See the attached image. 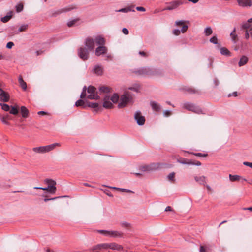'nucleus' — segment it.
<instances>
[{"mask_svg":"<svg viewBox=\"0 0 252 252\" xmlns=\"http://www.w3.org/2000/svg\"><path fill=\"white\" fill-rule=\"evenodd\" d=\"M242 27L244 29H247L250 28H251V24L248 21H247L242 24Z\"/></svg>","mask_w":252,"mask_h":252,"instance_id":"a18cd8bd","label":"nucleus"},{"mask_svg":"<svg viewBox=\"0 0 252 252\" xmlns=\"http://www.w3.org/2000/svg\"><path fill=\"white\" fill-rule=\"evenodd\" d=\"M229 177L231 181H236L240 180L242 177L238 175H231L229 174Z\"/></svg>","mask_w":252,"mask_h":252,"instance_id":"2f4dec72","label":"nucleus"},{"mask_svg":"<svg viewBox=\"0 0 252 252\" xmlns=\"http://www.w3.org/2000/svg\"><path fill=\"white\" fill-rule=\"evenodd\" d=\"M140 170L143 172L150 171L149 168V165L140 167Z\"/></svg>","mask_w":252,"mask_h":252,"instance_id":"8fccbe9b","label":"nucleus"},{"mask_svg":"<svg viewBox=\"0 0 252 252\" xmlns=\"http://www.w3.org/2000/svg\"><path fill=\"white\" fill-rule=\"evenodd\" d=\"M18 113V110L17 108L15 107H12L11 110H10V113L13 114V115H16Z\"/></svg>","mask_w":252,"mask_h":252,"instance_id":"c03bdc74","label":"nucleus"},{"mask_svg":"<svg viewBox=\"0 0 252 252\" xmlns=\"http://www.w3.org/2000/svg\"><path fill=\"white\" fill-rule=\"evenodd\" d=\"M119 98V95L117 94H114L110 99L112 101V102L114 103H116L118 102Z\"/></svg>","mask_w":252,"mask_h":252,"instance_id":"f704fd0d","label":"nucleus"},{"mask_svg":"<svg viewBox=\"0 0 252 252\" xmlns=\"http://www.w3.org/2000/svg\"><path fill=\"white\" fill-rule=\"evenodd\" d=\"M13 13V11H10L9 12H8L7 15L1 18V21L3 23L7 22L11 18Z\"/></svg>","mask_w":252,"mask_h":252,"instance_id":"412c9836","label":"nucleus"},{"mask_svg":"<svg viewBox=\"0 0 252 252\" xmlns=\"http://www.w3.org/2000/svg\"><path fill=\"white\" fill-rule=\"evenodd\" d=\"M135 74L141 76H153L161 74L159 70L149 67H143L135 72Z\"/></svg>","mask_w":252,"mask_h":252,"instance_id":"f257e3e1","label":"nucleus"},{"mask_svg":"<svg viewBox=\"0 0 252 252\" xmlns=\"http://www.w3.org/2000/svg\"><path fill=\"white\" fill-rule=\"evenodd\" d=\"M163 113V115L165 117L169 116L171 115V112L169 110H165Z\"/></svg>","mask_w":252,"mask_h":252,"instance_id":"4d7b16f0","label":"nucleus"},{"mask_svg":"<svg viewBox=\"0 0 252 252\" xmlns=\"http://www.w3.org/2000/svg\"><path fill=\"white\" fill-rule=\"evenodd\" d=\"M87 92L89 94L87 98L89 99H98L99 96L96 93V88L92 86H90L87 88Z\"/></svg>","mask_w":252,"mask_h":252,"instance_id":"0eeeda50","label":"nucleus"},{"mask_svg":"<svg viewBox=\"0 0 252 252\" xmlns=\"http://www.w3.org/2000/svg\"><path fill=\"white\" fill-rule=\"evenodd\" d=\"M9 99L8 94L2 89H0V100L3 102H8Z\"/></svg>","mask_w":252,"mask_h":252,"instance_id":"2eb2a0df","label":"nucleus"},{"mask_svg":"<svg viewBox=\"0 0 252 252\" xmlns=\"http://www.w3.org/2000/svg\"><path fill=\"white\" fill-rule=\"evenodd\" d=\"M110 100L109 96L107 95L105 96L103 98V107L106 109L112 108L113 105Z\"/></svg>","mask_w":252,"mask_h":252,"instance_id":"ddd939ff","label":"nucleus"},{"mask_svg":"<svg viewBox=\"0 0 252 252\" xmlns=\"http://www.w3.org/2000/svg\"><path fill=\"white\" fill-rule=\"evenodd\" d=\"M182 107L188 111H191L197 114H201L202 113V110L200 107L191 103H184L183 104Z\"/></svg>","mask_w":252,"mask_h":252,"instance_id":"423d86ee","label":"nucleus"},{"mask_svg":"<svg viewBox=\"0 0 252 252\" xmlns=\"http://www.w3.org/2000/svg\"><path fill=\"white\" fill-rule=\"evenodd\" d=\"M160 164L159 163H152L149 165L150 171H154L160 168Z\"/></svg>","mask_w":252,"mask_h":252,"instance_id":"cd10ccee","label":"nucleus"},{"mask_svg":"<svg viewBox=\"0 0 252 252\" xmlns=\"http://www.w3.org/2000/svg\"><path fill=\"white\" fill-rule=\"evenodd\" d=\"M210 42L214 44H217L218 43V39L216 36H214L210 39Z\"/></svg>","mask_w":252,"mask_h":252,"instance_id":"49530a36","label":"nucleus"},{"mask_svg":"<svg viewBox=\"0 0 252 252\" xmlns=\"http://www.w3.org/2000/svg\"><path fill=\"white\" fill-rule=\"evenodd\" d=\"M199 252H207V248L203 246H200Z\"/></svg>","mask_w":252,"mask_h":252,"instance_id":"5fc2aeb1","label":"nucleus"},{"mask_svg":"<svg viewBox=\"0 0 252 252\" xmlns=\"http://www.w3.org/2000/svg\"><path fill=\"white\" fill-rule=\"evenodd\" d=\"M194 179L199 184L205 185V183H206V177L205 176H195Z\"/></svg>","mask_w":252,"mask_h":252,"instance_id":"4be33fe9","label":"nucleus"},{"mask_svg":"<svg viewBox=\"0 0 252 252\" xmlns=\"http://www.w3.org/2000/svg\"><path fill=\"white\" fill-rule=\"evenodd\" d=\"M240 6L243 7H250L252 5V0H237Z\"/></svg>","mask_w":252,"mask_h":252,"instance_id":"4468645a","label":"nucleus"},{"mask_svg":"<svg viewBox=\"0 0 252 252\" xmlns=\"http://www.w3.org/2000/svg\"><path fill=\"white\" fill-rule=\"evenodd\" d=\"M178 162L182 164L190 165V164H192L191 160H188L184 158H181L179 159H178Z\"/></svg>","mask_w":252,"mask_h":252,"instance_id":"c756f323","label":"nucleus"},{"mask_svg":"<svg viewBox=\"0 0 252 252\" xmlns=\"http://www.w3.org/2000/svg\"><path fill=\"white\" fill-rule=\"evenodd\" d=\"M75 106L77 107H82L83 108L86 107L85 103L82 99H79L76 102Z\"/></svg>","mask_w":252,"mask_h":252,"instance_id":"c9c22d12","label":"nucleus"},{"mask_svg":"<svg viewBox=\"0 0 252 252\" xmlns=\"http://www.w3.org/2000/svg\"><path fill=\"white\" fill-rule=\"evenodd\" d=\"M122 32H123V33L125 35H127L129 33L128 29L126 28H124L122 29Z\"/></svg>","mask_w":252,"mask_h":252,"instance_id":"0e129e2a","label":"nucleus"},{"mask_svg":"<svg viewBox=\"0 0 252 252\" xmlns=\"http://www.w3.org/2000/svg\"><path fill=\"white\" fill-rule=\"evenodd\" d=\"M87 106L89 107L95 109V111L98 110L99 108L101 107L99 106L98 103L91 102H89L87 103Z\"/></svg>","mask_w":252,"mask_h":252,"instance_id":"c85d7f7f","label":"nucleus"},{"mask_svg":"<svg viewBox=\"0 0 252 252\" xmlns=\"http://www.w3.org/2000/svg\"><path fill=\"white\" fill-rule=\"evenodd\" d=\"M175 177V173L174 172H172L170 173L168 176V178L169 180L174 181Z\"/></svg>","mask_w":252,"mask_h":252,"instance_id":"3c124183","label":"nucleus"},{"mask_svg":"<svg viewBox=\"0 0 252 252\" xmlns=\"http://www.w3.org/2000/svg\"><path fill=\"white\" fill-rule=\"evenodd\" d=\"M76 22H77V20H76V19H74V20H72L69 21L67 23V25L69 27H72V26H73L75 24V23Z\"/></svg>","mask_w":252,"mask_h":252,"instance_id":"de8ad7c7","label":"nucleus"},{"mask_svg":"<svg viewBox=\"0 0 252 252\" xmlns=\"http://www.w3.org/2000/svg\"><path fill=\"white\" fill-rule=\"evenodd\" d=\"M185 22L184 20H178L175 22V25L177 26L182 25L184 24Z\"/></svg>","mask_w":252,"mask_h":252,"instance_id":"864d4df0","label":"nucleus"},{"mask_svg":"<svg viewBox=\"0 0 252 252\" xmlns=\"http://www.w3.org/2000/svg\"><path fill=\"white\" fill-rule=\"evenodd\" d=\"M18 81L19 83L20 84V86L21 87V88L25 91L27 89V84L24 81L21 76H20L18 78Z\"/></svg>","mask_w":252,"mask_h":252,"instance_id":"a878e982","label":"nucleus"},{"mask_svg":"<svg viewBox=\"0 0 252 252\" xmlns=\"http://www.w3.org/2000/svg\"><path fill=\"white\" fill-rule=\"evenodd\" d=\"M73 9L72 8H69V9H66V10H63V9H60V10H57V11H56L53 14V16H56L57 15H59L60 14H61V13L64 12V11H69L71 9Z\"/></svg>","mask_w":252,"mask_h":252,"instance_id":"a19ab883","label":"nucleus"},{"mask_svg":"<svg viewBox=\"0 0 252 252\" xmlns=\"http://www.w3.org/2000/svg\"><path fill=\"white\" fill-rule=\"evenodd\" d=\"M213 32L212 30L210 27H206L204 30V33L206 36L210 35Z\"/></svg>","mask_w":252,"mask_h":252,"instance_id":"e433bc0d","label":"nucleus"},{"mask_svg":"<svg viewBox=\"0 0 252 252\" xmlns=\"http://www.w3.org/2000/svg\"><path fill=\"white\" fill-rule=\"evenodd\" d=\"M185 91H187L189 94H197L198 91L195 89L191 87H186L183 89Z\"/></svg>","mask_w":252,"mask_h":252,"instance_id":"473e14b6","label":"nucleus"},{"mask_svg":"<svg viewBox=\"0 0 252 252\" xmlns=\"http://www.w3.org/2000/svg\"><path fill=\"white\" fill-rule=\"evenodd\" d=\"M21 113L23 118H27L28 117L29 111L26 107L22 106L21 107Z\"/></svg>","mask_w":252,"mask_h":252,"instance_id":"bb28decb","label":"nucleus"},{"mask_svg":"<svg viewBox=\"0 0 252 252\" xmlns=\"http://www.w3.org/2000/svg\"><path fill=\"white\" fill-rule=\"evenodd\" d=\"M14 44L13 42H9L7 43L6 47L8 49H11L14 46Z\"/></svg>","mask_w":252,"mask_h":252,"instance_id":"6e6d98bb","label":"nucleus"},{"mask_svg":"<svg viewBox=\"0 0 252 252\" xmlns=\"http://www.w3.org/2000/svg\"><path fill=\"white\" fill-rule=\"evenodd\" d=\"M94 43H95L97 45L104 46L105 44V40L104 38L101 35H97L94 37Z\"/></svg>","mask_w":252,"mask_h":252,"instance_id":"dca6fc26","label":"nucleus"},{"mask_svg":"<svg viewBox=\"0 0 252 252\" xmlns=\"http://www.w3.org/2000/svg\"><path fill=\"white\" fill-rule=\"evenodd\" d=\"M44 182L46 184H48V186H52L56 187V182L55 181L51 179H46L44 180Z\"/></svg>","mask_w":252,"mask_h":252,"instance_id":"72a5a7b5","label":"nucleus"},{"mask_svg":"<svg viewBox=\"0 0 252 252\" xmlns=\"http://www.w3.org/2000/svg\"><path fill=\"white\" fill-rule=\"evenodd\" d=\"M235 28L234 29L233 31L231 32L230 36L231 37L232 41L235 43L237 41V35L235 33Z\"/></svg>","mask_w":252,"mask_h":252,"instance_id":"4c0bfd02","label":"nucleus"},{"mask_svg":"<svg viewBox=\"0 0 252 252\" xmlns=\"http://www.w3.org/2000/svg\"><path fill=\"white\" fill-rule=\"evenodd\" d=\"M0 105L1 106L2 110L5 111H8L10 110V107L8 105L5 103H0Z\"/></svg>","mask_w":252,"mask_h":252,"instance_id":"58836bf2","label":"nucleus"},{"mask_svg":"<svg viewBox=\"0 0 252 252\" xmlns=\"http://www.w3.org/2000/svg\"><path fill=\"white\" fill-rule=\"evenodd\" d=\"M23 9V5L21 3H19L16 6V12L19 13L21 12Z\"/></svg>","mask_w":252,"mask_h":252,"instance_id":"79ce46f5","label":"nucleus"},{"mask_svg":"<svg viewBox=\"0 0 252 252\" xmlns=\"http://www.w3.org/2000/svg\"><path fill=\"white\" fill-rule=\"evenodd\" d=\"M134 6L130 5L127 7L120 9L116 11L119 12H124V13H127V12H128L130 11L134 12L135 10L134 9Z\"/></svg>","mask_w":252,"mask_h":252,"instance_id":"aec40b11","label":"nucleus"},{"mask_svg":"<svg viewBox=\"0 0 252 252\" xmlns=\"http://www.w3.org/2000/svg\"><path fill=\"white\" fill-rule=\"evenodd\" d=\"M206 187V188L207 189V190H208V193L209 194H211L212 192H213V189H212V188H211L210 186H209V185H205Z\"/></svg>","mask_w":252,"mask_h":252,"instance_id":"13d9d810","label":"nucleus"},{"mask_svg":"<svg viewBox=\"0 0 252 252\" xmlns=\"http://www.w3.org/2000/svg\"><path fill=\"white\" fill-rule=\"evenodd\" d=\"M0 119L1 122L6 125H9V123L7 121V120L5 119L2 115H0Z\"/></svg>","mask_w":252,"mask_h":252,"instance_id":"09e8293b","label":"nucleus"},{"mask_svg":"<svg viewBox=\"0 0 252 252\" xmlns=\"http://www.w3.org/2000/svg\"><path fill=\"white\" fill-rule=\"evenodd\" d=\"M121 225L123 227L125 228H130L131 227V224L126 221H123L121 222Z\"/></svg>","mask_w":252,"mask_h":252,"instance_id":"37998d69","label":"nucleus"},{"mask_svg":"<svg viewBox=\"0 0 252 252\" xmlns=\"http://www.w3.org/2000/svg\"><path fill=\"white\" fill-rule=\"evenodd\" d=\"M34 189L46 190L51 193H55L56 190V187L52 186H48L47 187H35Z\"/></svg>","mask_w":252,"mask_h":252,"instance_id":"f8f14e48","label":"nucleus"},{"mask_svg":"<svg viewBox=\"0 0 252 252\" xmlns=\"http://www.w3.org/2000/svg\"><path fill=\"white\" fill-rule=\"evenodd\" d=\"M60 144L58 143H55L52 144L51 145L45 146H41L38 147H35L33 148V151L36 153H44L46 152H49L52 150H53L56 146H59Z\"/></svg>","mask_w":252,"mask_h":252,"instance_id":"7ed1b4c3","label":"nucleus"},{"mask_svg":"<svg viewBox=\"0 0 252 252\" xmlns=\"http://www.w3.org/2000/svg\"><path fill=\"white\" fill-rule=\"evenodd\" d=\"M111 249L113 250H120L122 249V247L115 243H107V249Z\"/></svg>","mask_w":252,"mask_h":252,"instance_id":"a211bd4d","label":"nucleus"},{"mask_svg":"<svg viewBox=\"0 0 252 252\" xmlns=\"http://www.w3.org/2000/svg\"><path fill=\"white\" fill-rule=\"evenodd\" d=\"M236 97L237 96V92H234L232 93H230L228 94V97H230L231 96Z\"/></svg>","mask_w":252,"mask_h":252,"instance_id":"052dcab7","label":"nucleus"},{"mask_svg":"<svg viewBox=\"0 0 252 252\" xmlns=\"http://www.w3.org/2000/svg\"><path fill=\"white\" fill-rule=\"evenodd\" d=\"M99 91L100 92V94H101L104 93H108L110 92L111 88L107 87V86H102L99 88Z\"/></svg>","mask_w":252,"mask_h":252,"instance_id":"393cba45","label":"nucleus"},{"mask_svg":"<svg viewBox=\"0 0 252 252\" xmlns=\"http://www.w3.org/2000/svg\"><path fill=\"white\" fill-rule=\"evenodd\" d=\"M150 106L154 111L160 112L161 110V106L156 101H151Z\"/></svg>","mask_w":252,"mask_h":252,"instance_id":"f3484780","label":"nucleus"},{"mask_svg":"<svg viewBox=\"0 0 252 252\" xmlns=\"http://www.w3.org/2000/svg\"><path fill=\"white\" fill-rule=\"evenodd\" d=\"M84 44L86 49L90 51L93 50L95 46L94 38L91 37H88L85 40Z\"/></svg>","mask_w":252,"mask_h":252,"instance_id":"1a4fd4ad","label":"nucleus"},{"mask_svg":"<svg viewBox=\"0 0 252 252\" xmlns=\"http://www.w3.org/2000/svg\"><path fill=\"white\" fill-rule=\"evenodd\" d=\"M28 26L27 24L22 25L18 29V32H22L25 31L27 29Z\"/></svg>","mask_w":252,"mask_h":252,"instance_id":"ea45409f","label":"nucleus"},{"mask_svg":"<svg viewBox=\"0 0 252 252\" xmlns=\"http://www.w3.org/2000/svg\"><path fill=\"white\" fill-rule=\"evenodd\" d=\"M97 232L105 236L113 238L122 237L123 236V233L118 231L98 230Z\"/></svg>","mask_w":252,"mask_h":252,"instance_id":"20e7f679","label":"nucleus"},{"mask_svg":"<svg viewBox=\"0 0 252 252\" xmlns=\"http://www.w3.org/2000/svg\"><path fill=\"white\" fill-rule=\"evenodd\" d=\"M133 94L129 91H126L121 96L118 107L122 108L125 107L133 99Z\"/></svg>","mask_w":252,"mask_h":252,"instance_id":"f03ea898","label":"nucleus"},{"mask_svg":"<svg viewBox=\"0 0 252 252\" xmlns=\"http://www.w3.org/2000/svg\"><path fill=\"white\" fill-rule=\"evenodd\" d=\"M94 72L97 75H101L103 73V68L101 66L96 65L94 69Z\"/></svg>","mask_w":252,"mask_h":252,"instance_id":"5701e85b","label":"nucleus"},{"mask_svg":"<svg viewBox=\"0 0 252 252\" xmlns=\"http://www.w3.org/2000/svg\"><path fill=\"white\" fill-rule=\"evenodd\" d=\"M107 52V48L104 46H99L97 47L95 51V54L97 56L106 54Z\"/></svg>","mask_w":252,"mask_h":252,"instance_id":"9b49d317","label":"nucleus"},{"mask_svg":"<svg viewBox=\"0 0 252 252\" xmlns=\"http://www.w3.org/2000/svg\"><path fill=\"white\" fill-rule=\"evenodd\" d=\"M191 154H193L194 155H195L196 156L202 157H205L207 156V155H208L207 154L201 153H192Z\"/></svg>","mask_w":252,"mask_h":252,"instance_id":"603ef678","label":"nucleus"},{"mask_svg":"<svg viewBox=\"0 0 252 252\" xmlns=\"http://www.w3.org/2000/svg\"><path fill=\"white\" fill-rule=\"evenodd\" d=\"M173 33L176 35H178L180 33V31L179 29H175L173 31Z\"/></svg>","mask_w":252,"mask_h":252,"instance_id":"338daca9","label":"nucleus"},{"mask_svg":"<svg viewBox=\"0 0 252 252\" xmlns=\"http://www.w3.org/2000/svg\"><path fill=\"white\" fill-rule=\"evenodd\" d=\"M89 51H90L85 47H80L78 50V55L83 60H86L89 58Z\"/></svg>","mask_w":252,"mask_h":252,"instance_id":"6e6552de","label":"nucleus"},{"mask_svg":"<svg viewBox=\"0 0 252 252\" xmlns=\"http://www.w3.org/2000/svg\"><path fill=\"white\" fill-rule=\"evenodd\" d=\"M107 249V243H101L94 246L91 248L93 251L96 250Z\"/></svg>","mask_w":252,"mask_h":252,"instance_id":"6ab92c4d","label":"nucleus"},{"mask_svg":"<svg viewBox=\"0 0 252 252\" xmlns=\"http://www.w3.org/2000/svg\"><path fill=\"white\" fill-rule=\"evenodd\" d=\"M248 61V58L245 56H243L240 59L238 62V65L239 66L244 65L247 63Z\"/></svg>","mask_w":252,"mask_h":252,"instance_id":"b1692460","label":"nucleus"},{"mask_svg":"<svg viewBox=\"0 0 252 252\" xmlns=\"http://www.w3.org/2000/svg\"><path fill=\"white\" fill-rule=\"evenodd\" d=\"M221 55L229 57L232 56V53L226 48L221 47Z\"/></svg>","mask_w":252,"mask_h":252,"instance_id":"7c9ffc66","label":"nucleus"},{"mask_svg":"<svg viewBox=\"0 0 252 252\" xmlns=\"http://www.w3.org/2000/svg\"><path fill=\"white\" fill-rule=\"evenodd\" d=\"M186 2V0H176L166 3L168 6L164 8L162 10H173L177 8L180 5Z\"/></svg>","mask_w":252,"mask_h":252,"instance_id":"39448f33","label":"nucleus"},{"mask_svg":"<svg viewBox=\"0 0 252 252\" xmlns=\"http://www.w3.org/2000/svg\"><path fill=\"white\" fill-rule=\"evenodd\" d=\"M243 164L245 166H249L252 169V162L245 161L243 162Z\"/></svg>","mask_w":252,"mask_h":252,"instance_id":"680f3d73","label":"nucleus"},{"mask_svg":"<svg viewBox=\"0 0 252 252\" xmlns=\"http://www.w3.org/2000/svg\"><path fill=\"white\" fill-rule=\"evenodd\" d=\"M188 28V26L187 25H183L181 29V32L183 33L187 31Z\"/></svg>","mask_w":252,"mask_h":252,"instance_id":"bf43d9fd","label":"nucleus"},{"mask_svg":"<svg viewBox=\"0 0 252 252\" xmlns=\"http://www.w3.org/2000/svg\"><path fill=\"white\" fill-rule=\"evenodd\" d=\"M136 10L139 11L144 12L146 11V9L143 7L138 6L136 8Z\"/></svg>","mask_w":252,"mask_h":252,"instance_id":"e2e57ef3","label":"nucleus"},{"mask_svg":"<svg viewBox=\"0 0 252 252\" xmlns=\"http://www.w3.org/2000/svg\"><path fill=\"white\" fill-rule=\"evenodd\" d=\"M86 92H82L80 94V98L84 99L86 97Z\"/></svg>","mask_w":252,"mask_h":252,"instance_id":"774afa93","label":"nucleus"},{"mask_svg":"<svg viewBox=\"0 0 252 252\" xmlns=\"http://www.w3.org/2000/svg\"><path fill=\"white\" fill-rule=\"evenodd\" d=\"M134 118L138 125L142 126L144 124L145 119V117L141 115V113L140 111H137L135 113Z\"/></svg>","mask_w":252,"mask_h":252,"instance_id":"9d476101","label":"nucleus"},{"mask_svg":"<svg viewBox=\"0 0 252 252\" xmlns=\"http://www.w3.org/2000/svg\"><path fill=\"white\" fill-rule=\"evenodd\" d=\"M119 190H120L122 192H132L131 190L124 188H119Z\"/></svg>","mask_w":252,"mask_h":252,"instance_id":"69168bd1","label":"nucleus"}]
</instances>
